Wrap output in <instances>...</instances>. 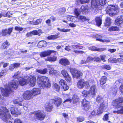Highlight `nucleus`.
Returning a JSON list of instances; mask_svg holds the SVG:
<instances>
[{"instance_id": "1", "label": "nucleus", "mask_w": 123, "mask_h": 123, "mask_svg": "<svg viewBox=\"0 0 123 123\" xmlns=\"http://www.w3.org/2000/svg\"><path fill=\"white\" fill-rule=\"evenodd\" d=\"M18 83L16 80H14L7 85V86L5 89L1 88V93L3 95L6 96H8L11 90L12 87L14 89H16L18 86Z\"/></svg>"}, {"instance_id": "2", "label": "nucleus", "mask_w": 123, "mask_h": 123, "mask_svg": "<svg viewBox=\"0 0 123 123\" xmlns=\"http://www.w3.org/2000/svg\"><path fill=\"white\" fill-rule=\"evenodd\" d=\"M97 0H92L91 7L93 9L97 12L101 8V6H103L106 3V0H98L99 3Z\"/></svg>"}, {"instance_id": "3", "label": "nucleus", "mask_w": 123, "mask_h": 123, "mask_svg": "<svg viewBox=\"0 0 123 123\" xmlns=\"http://www.w3.org/2000/svg\"><path fill=\"white\" fill-rule=\"evenodd\" d=\"M107 107V105L106 104L103 102L101 104L99 108L98 109L97 112H96L93 110L89 115V117L91 119L96 115L102 113L104 111H105V109Z\"/></svg>"}, {"instance_id": "4", "label": "nucleus", "mask_w": 123, "mask_h": 123, "mask_svg": "<svg viewBox=\"0 0 123 123\" xmlns=\"http://www.w3.org/2000/svg\"><path fill=\"white\" fill-rule=\"evenodd\" d=\"M11 117L8 110L5 107L0 109V117L4 121H7Z\"/></svg>"}, {"instance_id": "5", "label": "nucleus", "mask_w": 123, "mask_h": 123, "mask_svg": "<svg viewBox=\"0 0 123 123\" xmlns=\"http://www.w3.org/2000/svg\"><path fill=\"white\" fill-rule=\"evenodd\" d=\"M70 69L71 74L74 77L78 79L83 74L82 72L76 69L70 68Z\"/></svg>"}, {"instance_id": "6", "label": "nucleus", "mask_w": 123, "mask_h": 123, "mask_svg": "<svg viewBox=\"0 0 123 123\" xmlns=\"http://www.w3.org/2000/svg\"><path fill=\"white\" fill-rule=\"evenodd\" d=\"M30 115H33L36 116L37 118L40 120H42L45 118V116L40 111H36L33 112H31L30 113Z\"/></svg>"}, {"instance_id": "7", "label": "nucleus", "mask_w": 123, "mask_h": 123, "mask_svg": "<svg viewBox=\"0 0 123 123\" xmlns=\"http://www.w3.org/2000/svg\"><path fill=\"white\" fill-rule=\"evenodd\" d=\"M116 7L115 6L111 5H109L107 7V12L111 16L114 15L116 13Z\"/></svg>"}, {"instance_id": "8", "label": "nucleus", "mask_w": 123, "mask_h": 123, "mask_svg": "<svg viewBox=\"0 0 123 123\" xmlns=\"http://www.w3.org/2000/svg\"><path fill=\"white\" fill-rule=\"evenodd\" d=\"M29 76H27L24 78L22 77H19L18 80L21 86H23L25 84H28L29 83Z\"/></svg>"}, {"instance_id": "9", "label": "nucleus", "mask_w": 123, "mask_h": 123, "mask_svg": "<svg viewBox=\"0 0 123 123\" xmlns=\"http://www.w3.org/2000/svg\"><path fill=\"white\" fill-rule=\"evenodd\" d=\"M23 97L25 100H30L33 98L31 91H27L25 92L23 95Z\"/></svg>"}, {"instance_id": "10", "label": "nucleus", "mask_w": 123, "mask_h": 123, "mask_svg": "<svg viewBox=\"0 0 123 123\" xmlns=\"http://www.w3.org/2000/svg\"><path fill=\"white\" fill-rule=\"evenodd\" d=\"M123 102V98L119 97L113 101V105L115 107H119L120 106L122 105L121 103Z\"/></svg>"}, {"instance_id": "11", "label": "nucleus", "mask_w": 123, "mask_h": 123, "mask_svg": "<svg viewBox=\"0 0 123 123\" xmlns=\"http://www.w3.org/2000/svg\"><path fill=\"white\" fill-rule=\"evenodd\" d=\"M82 106L83 109L86 110H88L90 107V103L87 101L85 99H84L82 103Z\"/></svg>"}, {"instance_id": "12", "label": "nucleus", "mask_w": 123, "mask_h": 123, "mask_svg": "<svg viewBox=\"0 0 123 123\" xmlns=\"http://www.w3.org/2000/svg\"><path fill=\"white\" fill-rule=\"evenodd\" d=\"M13 29V28H9L2 30V36L10 35Z\"/></svg>"}, {"instance_id": "13", "label": "nucleus", "mask_w": 123, "mask_h": 123, "mask_svg": "<svg viewBox=\"0 0 123 123\" xmlns=\"http://www.w3.org/2000/svg\"><path fill=\"white\" fill-rule=\"evenodd\" d=\"M56 52V51L53 50H47L41 52L40 55L42 57H45L50 55L52 53Z\"/></svg>"}, {"instance_id": "14", "label": "nucleus", "mask_w": 123, "mask_h": 123, "mask_svg": "<svg viewBox=\"0 0 123 123\" xmlns=\"http://www.w3.org/2000/svg\"><path fill=\"white\" fill-rule=\"evenodd\" d=\"M88 82H85L84 80L81 79L77 82V86L79 89H82L86 85H87L88 84Z\"/></svg>"}, {"instance_id": "15", "label": "nucleus", "mask_w": 123, "mask_h": 123, "mask_svg": "<svg viewBox=\"0 0 123 123\" xmlns=\"http://www.w3.org/2000/svg\"><path fill=\"white\" fill-rule=\"evenodd\" d=\"M61 73L65 77V80L68 82L70 81L71 79V78L70 76L68 74L66 70H63L61 71Z\"/></svg>"}, {"instance_id": "16", "label": "nucleus", "mask_w": 123, "mask_h": 123, "mask_svg": "<svg viewBox=\"0 0 123 123\" xmlns=\"http://www.w3.org/2000/svg\"><path fill=\"white\" fill-rule=\"evenodd\" d=\"M37 83L38 85L40 87L49 88L51 86V85L49 81H48V83L47 82L43 83V82L42 81L38 82Z\"/></svg>"}, {"instance_id": "17", "label": "nucleus", "mask_w": 123, "mask_h": 123, "mask_svg": "<svg viewBox=\"0 0 123 123\" xmlns=\"http://www.w3.org/2000/svg\"><path fill=\"white\" fill-rule=\"evenodd\" d=\"M49 81V78L45 76H38L37 79V82H38L42 81L43 83L47 82L48 83Z\"/></svg>"}, {"instance_id": "18", "label": "nucleus", "mask_w": 123, "mask_h": 123, "mask_svg": "<svg viewBox=\"0 0 123 123\" xmlns=\"http://www.w3.org/2000/svg\"><path fill=\"white\" fill-rule=\"evenodd\" d=\"M30 78L29 79V82H30V85L32 86H33L35 85L36 83V78L33 76H30L29 77Z\"/></svg>"}, {"instance_id": "19", "label": "nucleus", "mask_w": 123, "mask_h": 123, "mask_svg": "<svg viewBox=\"0 0 123 123\" xmlns=\"http://www.w3.org/2000/svg\"><path fill=\"white\" fill-rule=\"evenodd\" d=\"M89 94L95 96L97 92V89L95 86L94 85L92 86L90 89Z\"/></svg>"}, {"instance_id": "20", "label": "nucleus", "mask_w": 123, "mask_h": 123, "mask_svg": "<svg viewBox=\"0 0 123 123\" xmlns=\"http://www.w3.org/2000/svg\"><path fill=\"white\" fill-rule=\"evenodd\" d=\"M41 91L40 88H34L31 91L33 97L40 94L41 93Z\"/></svg>"}, {"instance_id": "21", "label": "nucleus", "mask_w": 123, "mask_h": 123, "mask_svg": "<svg viewBox=\"0 0 123 123\" xmlns=\"http://www.w3.org/2000/svg\"><path fill=\"white\" fill-rule=\"evenodd\" d=\"M123 21V16H118L115 20V24L119 26L122 24Z\"/></svg>"}, {"instance_id": "22", "label": "nucleus", "mask_w": 123, "mask_h": 123, "mask_svg": "<svg viewBox=\"0 0 123 123\" xmlns=\"http://www.w3.org/2000/svg\"><path fill=\"white\" fill-rule=\"evenodd\" d=\"M20 99H21V98H18L14 100L13 101V103L14 104H18L19 105L25 107V105L24 104L23 102L20 101Z\"/></svg>"}, {"instance_id": "23", "label": "nucleus", "mask_w": 123, "mask_h": 123, "mask_svg": "<svg viewBox=\"0 0 123 123\" xmlns=\"http://www.w3.org/2000/svg\"><path fill=\"white\" fill-rule=\"evenodd\" d=\"M53 100H54V104L57 107H58L62 103V99L60 98H56Z\"/></svg>"}, {"instance_id": "24", "label": "nucleus", "mask_w": 123, "mask_h": 123, "mask_svg": "<svg viewBox=\"0 0 123 123\" xmlns=\"http://www.w3.org/2000/svg\"><path fill=\"white\" fill-rule=\"evenodd\" d=\"M11 114L15 117L17 116L19 112L17 110H15V108L13 107H11L9 108Z\"/></svg>"}, {"instance_id": "25", "label": "nucleus", "mask_w": 123, "mask_h": 123, "mask_svg": "<svg viewBox=\"0 0 123 123\" xmlns=\"http://www.w3.org/2000/svg\"><path fill=\"white\" fill-rule=\"evenodd\" d=\"M60 63L62 65L66 66L69 64V62L67 59H62L60 60Z\"/></svg>"}, {"instance_id": "26", "label": "nucleus", "mask_w": 123, "mask_h": 123, "mask_svg": "<svg viewBox=\"0 0 123 123\" xmlns=\"http://www.w3.org/2000/svg\"><path fill=\"white\" fill-rule=\"evenodd\" d=\"M88 7L87 6L82 5L80 10V12L82 13H84L87 12L88 9Z\"/></svg>"}, {"instance_id": "27", "label": "nucleus", "mask_w": 123, "mask_h": 123, "mask_svg": "<svg viewBox=\"0 0 123 123\" xmlns=\"http://www.w3.org/2000/svg\"><path fill=\"white\" fill-rule=\"evenodd\" d=\"M77 18L81 22H84L86 20H89L88 18L83 16H78Z\"/></svg>"}, {"instance_id": "28", "label": "nucleus", "mask_w": 123, "mask_h": 123, "mask_svg": "<svg viewBox=\"0 0 123 123\" xmlns=\"http://www.w3.org/2000/svg\"><path fill=\"white\" fill-rule=\"evenodd\" d=\"M36 71L39 73L43 74L47 73V69L46 68H45L43 69H36Z\"/></svg>"}, {"instance_id": "29", "label": "nucleus", "mask_w": 123, "mask_h": 123, "mask_svg": "<svg viewBox=\"0 0 123 123\" xmlns=\"http://www.w3.org/2000/svg\"><path fill=\"white\" fill-rule=\"evenodd\" d=\"M95 20L97 25L98 26H100L102 24L101 18L100 17H97L96 18Z\"/></svg>"}, {"instance_id": "30", "label": "nucleus", "mask_w": 123, "mask_h": 123, "mask_svg": "<svg viewBox=\"0 0 123 123\" xmlns=\"http://www.w3.org/2000/svg\"><path fill=\"white\" fill-rule=\"evenodd\" d=\"M5 54L7 55H12L14 54V51L12 49H9L4 52Z\"/></svg>"}, {"instance_id": "31", "label": "nucleus", "mask_w": 123, "mask_h": 123, "mask_svg": "<svg viewBox=\"0 0 123 123\" xmlns=\"http://www.w3.org/2000/svg\"><path fill=\"white\" fill-rule=\"evenodd\" d=\"M42 21L41 19H39L36 21H30L29 23L32 25H38Z\"/></svg>"}, {"instance_id": "32", "label": "nucleus", "mask_w": 123, "mask_h": 123, "mask_svg": "<svg viewBox=\"0 0 123 123\" xmlns=\"http://www.w3.org/2000/svg\"><path fill=\"white\" fill-rule=\"evenodd\" d=\"M9 45V42L6 41L2 44L1 48L3 49H6L8 47Z\"/></svg>"}, {"instance_id": "33", "label": "nucleus", "mask_w": 123, "mask_h": 123, "mask_svg": "<svg viewBox=\"0 0 123 123\" xmlns=\"http://www.w3.org/2000/svg\"><path fill=\"white\" fill-rule=\"evenodd\" d=\"M111 19L110 18L107 17L105 22V25L106 26H110L111 23Z\"/></svg>"}, {"instance_id": "34", "label": "nucleus", "mask_w": 123, "mask_h": 123, "mask_svg": "<svg viewBox=\"0 0 123 123\" xmlns=\"http://www.w3.org/2000/svg\"><path fill=\"white\" fill-rule=\"evenodd\" d=\"M59 37V36L57 35H54L50 36H48L47 38L48 39L54 40Z\"/></svg>"}, {"instance_id": "35", "label": "nucleus", "mask_w": 123, "mask_h": 123, "mask_svg": "<svg viewBox=\"0 0 123 123\" xmlns=\"http://www.w3.org/2000/svg\"><path fill=\"white\" fill-rule=\"evenodd\" d=\"M72 99L74 103H76L79 101V97L77 95L75 94L73 96Z\"/></svg>"}, {"instance_id": "36", "label": "nucleus", "mask_w": 123, "mask_h": 123, "mask_svg": "<svg viewBox=\"0 0 123 123\" xmlns=\"http://www.w3.org/2000/svg\"><path fill=\"white\" fill-rule=\"evenodd\" d=\"M119 28L117 26H112L110 27L109 31H117L119 30Z\"/></svg>"}, {"instance_id": "37", "label": "nucleus", "mask_w": 123, "mask_h": 123, "mask_svg": "<svg viewBox=\"0 0 123 123\" xmlns=\"http://www.w3.org/2000/svg\"><path fill=\"white\" fill-rule=\"evenodd\" d=\"M49 74L51 75H54L57 76L58 75L56 71L53 69H51L49 71Z\"/></svg>"}, {"instance_id": "38", "label": "nucleus", "mask_w": 123, "mask_h": 123, "mask_svg": "<svg viewBox=\"0 0 123 123\" xmlns=\"http://www.w3.org/2000/svg\"><path fill=\"white\" fill-rule=\"evenodd\" d=\"M106 80V77L105 76H103L101 79L100 84L103 85L105 83Z\"/></svg>"}, {"instance_id": "39", "label": "nucleus", "mask_w": 123, "mask_h": 123, "mask_svg": "<svg viewBox=\"0 0 123 123\" xmlns=\"http://www.w3.org/2000/svg\"><path fill=\"white\" fill-rule=\"evenodd\" d=\"M53 108L52 105L50 104H48V105H47L45 107L46 110L48 112H50Z\"/></svg>"}, {"instance_id": "40", "label": "nucleus", "mask_w": 123, "mask_h": 123, "mask_svg": "<svg viewBox=\"0 0 123 123\" xmlns=\"http://www.w3.org/2000/svg\"><path fill=\"white\" fill-rule=\"evenodd\" d=\"M103 98L101 96H98L96 99V101L98 103H100L103 102Z\"/></svg>"}, {"instance_id": "41", "label": "nucleus", "mask_w": 123, "mask_h": 123, "mask_svg": "<svg viewBox=\"0 0 123 123\" xmlns=\"http://www.w3.org/2000/svg\"><path fill=\"white\" fill-rule=\"evenodd\" d=\"M108 60L109 62L111 63H117V59L116 58L111 57Z\"/></svg>"}, {"instance_id": "42", "label": "nucleus", "mask_w": 123, "mask_h": 123, "mask_svg": "<svg viewBox=\"0 0 123 123\" xmlns=\"http://www.w3.org/2000/svg\"><path fill=\"white\" fill-rule=\"evenodd\" d=\"M118 110L119 114H123V106H120L119 107H116Z\"/></svg>"}, {"instance_id": "43", "label": "nucleus", "mask_w": 123, "mask_h": 123, "mask_svg": "<svg viewBox=\"0 0 123 123\" xmlns=\"http://www.w3.org/2000/svg\"><path fill=\"white\" fill-rule=\"evenodd\" d=\"M89 94V92L88 91L84 90L82 92V95L84 97H86Z\"/></svg>"}, {"instance_id": "44", "label": "nucleus", "mask_w": 123, "mask_h": 123, "mask_svg": "<svg viewBox=\"0 0 123 123\" xmlns=\"http://www.w3.org/2000/svg\"><path fill=\"white\" fill-rule=\"evenodd\" d=\"M54 90L57 91H59L60 89V86L57 84L55 83L54 85Z\"/></svg>"}, {"instance_id": "45", "label": "nucleus", "mask_w": 123, "mask_h": 123, "mask_svg": "<svg viewBox=\"0 0 123 123\" xmlns=\"http://www.w3.org/2000/svg\"><path fill=\"white\" fill-rule=\"evenodd\" d=\"M74 12L75 15L77 17L76 18L78 17V16H79V15L80 14V10H79L78 9L75 8Z\"/></svg>"}, {"instance_id": "46", "label": "nucleus", "mask_w": 123, "mask_h": 123, "mask_svg": "<svg viewBox=\"0 0 123 123\" xmlns=\"http://www.w3.org/2000/svg\"><path fill=\"white\" fill-rule=\"evenodd\" d=\"M57 29L59 31L64 32H67L68 31H70V29H61L59 28H57Z\"/></svg>"}, {"instance_id": "47", "label": "nucleus", "mask_w": 123, "mask_h": 123, "mask_svg": "<svg viewBox=\"0 0 123 123\" xmlns=\"http://www.w3.org/2000/svg\"><path fill=\"white\" fill-rule=\"evenodd\" d=\"M20 72H17L15 73L14 75V76H13V77L14 78H17V80H18V79L19 78V75L20 74Z\"/></svg>"}, {"instance_id": "48", "label": "nucleus", "mask_w": 123, "mask_h": 123, "mask_svg": "<svg viewBox=\"0 0 123 123\" xmlns=\"http://www.w3.org/2000/svg\"><path fill=\"white\" fill-rule=\"evenodd\" d=\"M46 44V42L44 41H40L38 43V45H40L41 47H43L44 46L45 44Z\"/></svg>"}, {"instance_id": "49", "label": "nucleus", "mask_w": 123, "mask_h": 123, "mask_svg": "<svg viewBox=\"0 0 123 123\" xmlns=\"http://www.w3.org/2000/svg\"><path fill=\"white\" fill-rule=\"evenodd\" d=\"M96 40L100 41L101 42H102L108 43L110 42V40L109 39H105L103 40L99 38L96 39Z\"/></svg>"}, {"instance_id": "50", "label": "nucleus", "mask_w": 123, "mask_h": 123, "mask_svg": "<svg viewBox=\"0 0 123 123\" xmlns=\"http://www.w3.org/2000/svg\"><path fill=\"white\" fill-rule=\"evenodd\" d=\"M102 68L103 69H104L107 70H110L111 67L109 65H104L102 66Z\"/></svg>"}, {"instance_id": "51", "label": "nucleus", "mask_w": 123, "mask_h": 123, "mask_svg": "<svg viewBox=\"0 0 123 123\" xmlns=\"http://www.w3.org/2000/svg\"><path fill=\"white\" fill-rule=\"evenodd\" d=\"M93 60V57H92L91 56H88L87 57L86 61V62H87L89 63L91 61H92Z\"/></svg>"}, {"instance_id": "52", "label": "nucleus", "mask_w": 123, "mask_h": 123, "mask_svg": "<svg viewBox=\"0 0 123 123\" xmlns=\"http://www.w3.org/2000/svg\"><path fill=\"white\" fill-rule=\"evenodd\" d=\"M66 11V9L65 8L63 7L62 8H60L59 9V12L60 14H62L63 13Z\"/></svg>"}, {"instance_id": "53", "label": "nucleus", "mask_w": 123, "mask_h": 123, "mask_svg": "<svg viewBox=\"0 0 123 123\" xmlns=\"http://www.w3.org/2000/svg\"><path fill=\"white\" fill-rule=\"evenodd\" d=\"M60 84L62 86L66 84V82L65 80L62 79L60 80L59 82Z\"/></svg>"}, {"instance_id": "54", "label": "nucleus", "mask_w": 123, "mask_h": 123, "mask_svg": "<svg viewBox=\"0 0 123 123\" xmlns=\"http://www.w3.org/2000/svg\"><path fill=\"white\" fill-rule=\"evenodd\" d=\"M15 29L16 31H20L23 30V28L20 27L16 26L15 27Z\"/></svg>"}, {"instance_id": "55", "label": "nucleus", "mask_w": 123, "mask_h": 123, "mask_svg": "<svg viewBox=\"0 0 123 123\" xmlns=\"http://www.w3.org/2000/svg\"><path fill=\"white\" fill-rule=\"evenodd\" d=\"M6 72V70H4L1 71L0 73V78H1L5 74Z\"/></svg>"}, {"instance_id": "56", "label": "nucleus", "mask_w": 123, "mask_h": 123, "mask_svg": "<svg viewBox=\"0 0 123 123\" xmlns=\"http://www.w3.org/2000/svg\"><path fill=\"white\" fill-rule=\"evenodd\" d=\"M93 60L95 61L96 62L101 61V60L100 58L99 57L97 56H95L93 57Z\"/></svg>"}, {"instance_id": "57", "label": "nucleus", "mask_w": 123, "mask_h": 123, "mask_svg": "<svg viewBox=\"0 0 123 123\" xmlns=\"http://www.w3.org/2000/svg\"><path fill=\"white\" fill-rule=\"evenodd\" d=\"M81 4L88 3L89 2L90 0H80Z\"/></svg>"}, {"instance_id": "58", "label": "nucleus", "mask_w": 123, "mask_h": 123, "mask_svg": "<svg viewBox=\"0 0 123 123\" xmlns=\"http://www.w3.org/2000/svg\"><path fill=\"white\" fill-rule=\"evenodd\" d=\"M106 50V49L104 48H97L96 50V51L99 52H102Z\"/></svg>"}, {"instance_id": "59", "label": "nucleus", "mask_w": 123, "mask_h": 123, "mask_svg": "<svg viewBox=\"0 0 123 123\" xmlns=\"http://www.w3.org/2000/svg\"><path fill=\"white\" fill-rule=\"evenodd\" d=\"M89 50L94 51H96L97 47L95 46H91L89 47Z\"/></svg>"}, {"instance_id": "60", "label": "nucleus", "mask_w": 123, "mask_h": 123, "mask_svg": "<svg viewBox=\"0 0 123 123\" xmlns=\"http://www.w3.org/2000/svg\"><path fill=\"white\" fill-rule=\"evenodd\" d=\"M62 86L63 88V89L65 91L67 90L69 88V87L67 85L66 83L64 84V85Z\"/></svg>"}, {"instance_id": "61", "label": "nucleus", "mask_w": 123, "mask_h": 123, "mask_svg": "<svg viewBox=\"0 0 123 123\" xmlns=\"http://www.w3.org/2000/svg\"><path fill=\"white\" fill-rule=\"evenodd\" d=\"M100 57L101 60L103 61L104 62L106 61V60H105V59L106 57V56L105 55H100Z\"/></svg>"}, {"instance_id": "62", "label": "nucleus", "mask_w": 123, "mask_h": 123, "mask_svg": "<svg viewBox=\"0 0 123 123\" xmlns=\"http://www.w3.org/2000/svg\"><path fill=\"white\" fill-rule=\"evenodd\" d=\"M108 114H105L104 117L103 118V119L104 121H107L108 120Z\"/></svg>"}, {"instance_id": "63", "label": "nucleus", "mask_w": 123, "mask_h": 123, "mask_svg": "<svg viewBox=\"0 0 123 123\" xmlns=\"http://www.w3.org/2000/svg\"><path fill=\"white\" fill-rule=\"evenodd\" d=\"M14 123H22L21 121L18 118L15 119L14 121Z\"/></svg>"}, {"instance_id": "64", "label": "nucleus", "mask_w": 123, "mask_h": 123, "mask_svg": "<svg viewBox=\"0 0 123 123\" xmlns=\"http://www.w3.org/2000/svg\"><path fill=\"white\" fill-rule=\"evenodd\" d=\"M15 68L14 65V64H12L10 65L9 66V69L11 71H12Z\"/></svg>"}]
</instances>
